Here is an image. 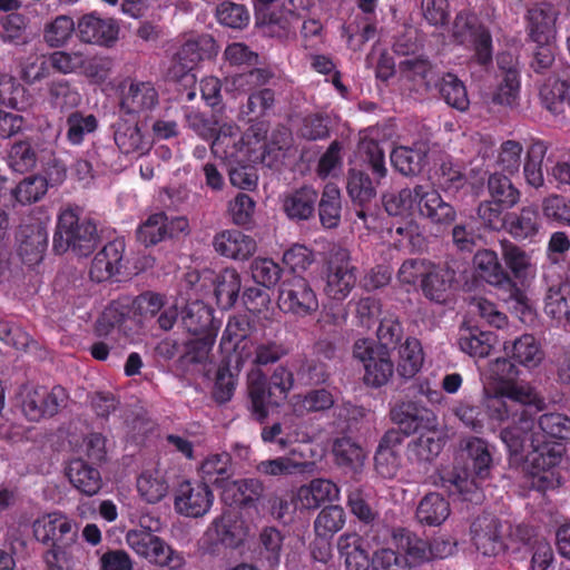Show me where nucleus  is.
<instances>
[{
    "label": "nucleus",
    "instance_id": "0e129e2a",
    "mask_svg": "<svg viewBox=\"0 0 570 570\" xmlns=\"http://www.w3.org/2000/svg\"><path fill=\"white\" fill-rule=\"evenodd\" d=\"M491 405L492 401H490V403L487 405V409L481 402L471 403L469 401H463L460 402L454 409V414L465 426L475 432H481L488 419L495 421V419L491 415Z\"/></svg>",
    "mask_w": 570,
    "mask_h": 570
},
{
    "label": "nucleus",
    "instance_id": "c756f323",
    "mask_svg": "<svg viewBox=\"0 0 570 570\" xmlns=\"http://www.w3.org/2000/svg\"><path fill=\"white\" fill-rule=\"evenodd\" d=\"M379 185L374 177H370L363 169L351 168L348 170L346 189L353 204L360 207V209H356V216L360 219L365 220L366 207L376 197Z\"/></svg>",
    "mask_w": 570,
    "mask_h": 570
},
{
    "label": "nucleus",
    "instance_id": "e433bc0d",
    "mask_svg": "<svg viewBox=\"0 0 570 570\" xmlns=\"http://www.w3.org/2000/svg\"><path fill=\"white\" fill-rule=\"evenodd\" d=\"M332 452L335 464L345 473L356 479L363 471L365 453L360 444L348 436L337 438L333 442Z\"/></svg>",
    "mask_w": 570,
    "mask_h": 570
},
{
    "label": "nucleus",
    "instance_id": "3c124183",
    "mask_svg": "<svg viewBox=\"0 0 570 570\" xmlns=\"http://www.w3.org/2000/svg\"><path fill=\"white\" fill-rule=\"evenodd\" d=\"M450 503L439 493H428L416 508V519L430 527L440 525L450 515Z\"/></svg>",
    "mask_w": 570,
    "mask_h": 570
},
{
    "label": "nucleus",
    "instance_id": "f704fd0d",
    "mask_svg": "<svg viewBox=\"0 0 570 570\" xmlns=\"http://www.w3.org/2000/svg\"><path fill=\"white\" fill-rule=\"evenodd\" d=\"M429 147L424 142H415L411 147L397 146L391 155L390 160L393 168L403 176L419 175L428 163Z\"/></svg>",
    "mask_w": 570,
    "mask_h": 570
},
{
    "label": "nucleus",
    "instance_id": "7ed1b4c3",
    "mask_svg": "<svg viewBox=\"0 0 570 570\" xmlns=\"http://www.w3.org/2000/svg\"><path fill=\"white\" fill-rule=\"evenodd\" d=\"M35 539L48 546L43 553L47 570H70L72 568L71 546L77 541V523L60 511L45 513L32 523Z\"/></svg>",
    "mask_w": 570,
    "mask_h": 570
},
{
    "label": "nucleus",
    "instance_id": "0eeeda50",
    "mask_svg": "<svg viewBox=\"0 0 570 570\" xmlns=\"http://www.w3.org/2000/svg\"><path fill=\"white\" fill-rule=\"evenodd\" d=\"M293 385V372L284 365H278L268 380L262 377L252 381L248 395L253 417L262 423L268 416V407L279 406Z\"/></svg>",
    "mask_w": 570,
    "mask_h": 570
},
{
    "label": "nucleus",
    "instance_id": "13d9d810",
    "mask_svg": "<svg viewBox=\"0 0 570 570\" xmlns=\"http://www.w3.org/2000/svg\"><path fill=\"white\" fill-rule=\"evenodd\" d=\"M48 98L51 107L61 111L73 109L81 102L77 88L67 79H55L48 82Z\"/></svg>",
    "mask_w": 570,
    "mask_h": 570
},
{
    "label": "nucleus",
    "instance_id": "4be33fe9",
    "mask_svg": "<svg viewBox=\"0 0 570 570\" xmlns=\"http://www.w3.org/2000/svg\"><path fill=\"white\" fill-rule=\"evenodd\" d=\"M166 297L159 293L151 291L139 294L130 304L135 314L145 320L153 318L158 315L157 323L164 331H169L174 327L178 311L176 306L165 307Z\"/></svg>",
    "mask_w": 570,
    "mask_h": 570
},
{
    "label": "nucleus",
    "instance_id": "1a4fd4ad",
    "mask_svg": "<svg viewBox=\"0 0 570 570\" xmlns=\"http://www.w3.org/2000/svg\"><path fill=\"white\" fill-rule=\"evenodd\" d=\"M353 356L364 366V384L382 387L389 383L394 373V364L389 348L375 346L371 340H357L353 345Z\"/></svg>",
    "mask_w": 570,
    "mask_h": 570
},
{
    "label": "nucleus",
    "instance_id": "37998d69",
    "mask_svg": "<svg viewBox=\"0 0 570 570\" xmlns=\"http://www.w3.org/2000/svg\"><path fill=\"white\" fill-rule=\"evenodd\" d=\"M261 322L246 314L230 316L222 335L220 344L230 345L236 350L238 345L249 337H258Z\"/></svg>",
    "mask_w": 570,
    "mask_h": 570
},
{
    "label": "nucleus",
    "instance_id": "5fc2aeb1",
    "mask_svg": "<svg viewBox=\"0 0 570 570\" xmlns=\"http://www.w3.org/2000/svg\"><path fill=\"white\" fill-rule=\"evenodd\" d=\"M423 361L424 355L420 341L407 337L399 347L396 371L402 377L411 379L421 370Z\"/></svg>",
    "mask_w": 570,
    "mask_h": 570
},
{
    "label": "nucleus",
    "instance_id": "49530a36",
    "mask_svg": "<svg viewBox=\"0 0 570 570\" xmlns=\"http://www.w3.org/2000/svg\"><path fill=\"white\" fill-rule=\"evenodd\" d=\"M335 403L331 391L322 387L296 394L291 400L292 411L296 416L330 410Z\"/></svg>",
    "mask_w": 570,
    "mask_h": 570
},
{
    "label": "nucleus",
    "instance_id": "de8ad7c7",
    "mask_svg": "<svg viewBox=\"0 0 570 570\" xmlns=\"http://www.w3.org/2000/svg\"><path fill=\"white\" fill-rule=\"evenodd\" d=\"M318 217L324 228H336L341 222L342 198L340 188L332 183L324 186L318 195Z\"/></svg>",
    "mask_w": 570,
    "mask_h": 570
},
{
    "label": "nucleus",
    "instance_id": "a19ab883",
    "mask_svg": "<svg viewBox=\"0 0 570 570\" xmlns=\"http://www.w3.org/2000/svg\"><path fill=\"white\" fill-rule=\"evenodd\" d=\"M67 476L79 492L88 497L97 494L102 485L99 470L88 464L83 459L70 461L67 468Z\"/></svg>",
    "mask_w": 570,
    "mask_h": 570
},
{
    "label": "nucleus",
    "instance_id": "f8f14e48",
    "mask_svg": "<svg viewBox=\"0 0 570 570\" xmlns=\"http://www.w3.org/2000/svg\"><path fill=\"white\" fill-rule=\"evenodd\" d=\"M278 306L284 313L304 317L318 308V302L307 279L293 275L281 284Z\"/></svg>",
    "mask_w": 570,
    "mask_h": 570
},
{
    "label": "nucleus",
    "instance_id": "9d476101",
    "mask_svg": "<svg viewBox=\"0 0 570 570\" xmlns=\"http://www.w3.org/2000/svg\"><path fill=\"white\" fill-rule=\"evenodd\" d=\"M473 264L479 275L489 284L503 288L510 293V298L514 299L522 313V320L525 315H531L525 294L518 287L508 272L502 267L499 257L494 250H478L473 257Z\"/></svg>",
    "mask_w": 570,
    "mask_h": 570
},
{
    "label": "nucleus",
    "instance_id": "c03bdc74",
    "mask_svg": "<svg viewBox=\"0 0 570 570\" xmlns=\"http://www.w3.org/2000/svg\"><path fill=\"white\" fill-rule=\"evenodd\" d=\"M495 343L497 335L493 332L482 331L476 326L461 330L458 342L462 352L479 358L487 357Z\"/></svg>",
    "mask_w": 570,
    "mask_h": 570
},
{
    "label": "nucleus",
    "instance_id": "a878e982",
    "mask_svg": "<svg viewBox=\"0 0 570 570\" xmlns=\"http://www.w3.org/2000/svg\"><path fill=\"white\" fill-rule=\"evenodd\" d=\"M318 191L304 185L285 195L283 210L286 217L295 223L306 222L315 217Z\"/></svg>",
    "mask_w": 570,
    "mask_h": 570
},
{
    "label": "nucleus",
    "instance_id": "2eb2a0df",
    "mask_svg": "<svg viewBox=\"0 0 570 570\" xmlns=\"http://www.w3.org/2000/svg\"><path fill=\"white\" fill-rule=\"evenodd\" d=\"M246 530L243 521L232 513L216 518L206 532V552L219 554L220 549H236L245 540Z\"/></svg>",
    "mask_w": 570,
    "mask_h": 570
},
{
    "label": "nucleus",
    "instance_id": "c9c22d12",
    "mask_svg": "<svg viewBox=\"0 0 570 570\" xmlns=\"http://www.w3.org/2000/svg\"><path fill=\"white\" fill-rule=\"evenodd\" d=\"M366 541L355 532L343 533L337 539L340 558L344 560L346 570H368L372 559L365 548Z\"/></svg>",
    "mask_w": 570,
    "mask_h": 570
},
{
    "label": "nucleus",
    "instance_id": "ddd939ff",
    "mask_svg": "<svg viewBox=\"0 0 570 570\" xmlns=\"http://www.w3.org/2000/svg\"><path fill=\"white\" fill-rule=\"evenodd\" d=\"M188 220L183 216L169 217L164 210L150 214L136 230L137 240L145 247L178 236L188 229Z\"/></svg>",
    "mask_w": 570,
    "mask_h": 570
},
{
    "label": "nucleus",
    "instance_id": "8fccbe9b",
    "mask_svg": "<svg viewBox=\"0 0 570 570\" xmlns=\"http://www.w3.org/2000/svg\"><path fill=\"white\" fill-rule=\"evenodd\" d=\"M443 441L434 429L421 432L407 445V456L416 463H431L442 451Z\"/></svg>",
    "mask_w": 570,
    "mask_h": 570
},
{
    "label": "nucleus",
    "instance_id": "69168bd1",
    "mask_svg": "<svg viewBox=\"0 0 570 570\" xmlns=\"http://www.w3.org/2000/svg\"><path fill=\"white\" fill-rule=\"evenodd\" d=\"M49 183L41 175H31L23 178L12 190L11 195L21 205L39 202L48 191Z\"/></svg>",
    "mask_w": 570,
    "mask_h": 570
},
{
    "label": "nucleus",
    "instance_id": "6e6552de",
    "mask_svg": "<svg viewBox=\"0 0 570 570\" xmlns=\"http://www.w3.org/2000/svg\"><path fill=\"white\" fill-rule=\"evenodd\" d=\"M20 407L30 422L53 417L67 406L69 394L61 385L51 390L40 385H23L19 392Z\"/></svg>",
    "mask_w": 570,
    "mask_h": 570
},
{
    "label": "nucleus",
    "instance_id": "338daca9",
    "mask_svg": "<svg viewBox=\"0 0 570 570\" xmlns=\"http://www.w3.org/2000/svg\"><path fill=\"white\" fill-rule=\"evenodd\" d=\"M488 189L492 202L504 208L513 207L520 199V191L513 186L507 175L494 173L489 177Z\"/></svg>",
    "mask_w": 570,
    "mask_h": 570
},
{
    "label": "nucleus",
    "instance_id": "2f4dec72",
    "mask_svg": "<svg viewBox=\"0 0 570 570\" xmlns=\"http://www.w3.org/2000/svg\"><path fill=\"white\" fill-rule=\"evenodd\" d=\"M215 250L222 256L233 259H247L256 250V242L237 229L218 233L213 242Z\"/></svg>",
    "mask_w": 570,
    "mask_h": 570
},
{
    "label": "nucleus",
    "instance_id": "cd10ccee",
    "mask_svg": "<svg viewBox=\"0 0 570 570\" xmlns=\"http://www.w3.org/2000/svg\"><path fill=\"white\" fill-rule=\"evenodd\" d=\"M265 487L255 478H245L229 481L223 489V500L229 505L242 509L256 508L263 497Z\"/></svg>",
    "mask_w": 570,
    "mask_h": 570
},
{
    "label": "nucleus",
    "instance_id": "680f3d73",
    "mask_svg": "<svg viewBox=\"0 0 570 570\" xmlns=\"http://www.w3.org/2000/svg\"><path fill=\"white\" fill-rule=\"evenodd\" d=\"M502 258L514 278L521 279L529 274L531 255L517 244L504 239L501 242Z\"/></svg>",
    "mask_w": 570,
    "mask_h": 570
},
{
    "label": "nucleus",
    "instance_id": "dca6fc26",
    "mask_svg": "<svg viewBox=\"0 0 570 570\" xmlns=\"http://www.w3.org/2000/svg\"><path fill=\"white\" fill-rule=\"evenodd\" d=\"M159 105V94L151 81L132 79L122 85L119 108L125 115L148 118V115Z\"/></svg>",
    "mask_w": 570,
    "mask_h": 570
},
{
    "label": "nucleus",
    "instance_id": "bb28decb",
    "mask_svg": "<svg viewBox=\"0 0 570 570\" xmlns=\"http://www.w3.org/2000/svg\"><path fill=\"white\" fill-rule=\"evenodd\" d=\"M216 55V42L209 35H199L186 40L175 55L181 72L191 71L200 61Z\"/></svg>",
    "mask_w": 570,
    "mask_h": 570
},
{
    "label": "nucleus",
    "instance_id": "58836bf2",
    "mask_svg": "<svg viewBox=\"0 0 570 570\" xmlns=\"http://www.w3.org/2000/svg\"><path fill=\"white\" fill-rule=\"evenodd\" d=\"M399 69L402 77L412 82L416 90L430 91L439 78L431 61L422 57L402 60Z\"/></svg>",
    "mask_w": 570,
    "mask_h": 570
},
{
    "label": "nucleus",
    "instance_id": "a211bd4d",
    "mask_svg": "<svg viewBox=\"0 0 570 570\" xmlns=\"http://www.w3.org/2000/svg\"><path fill=\"white\" fill-rule=\"evenodd\" d=\"M120 27L116 19L87 13L78 19L77 37L83 43L111 48L119 38Z\"/></svg>",
    "mask_w": 570,
    "mask_h": 570
},
{
    "label": "nucleus",
    "instance_id": "72a5a7b5",
    "mask_svg": "<svg viewBox=\"0 0 570 570\" xmlns=\"http://www.w3.org/2000/svg\"><path fill=\"white\" fill-rule=\"evenodd\" d=\"M505 223L504 230L518 242L534 243L541 228L539 212L533 207L508 213Z\"/></svg>",
    "mask_w": 570,
    "mask_h": 570
},
{
    "label": "nucleus",
    "instance_id": "bf43d9fd",
    "mask_svg": "<svg viewBox=\"0 0 570 570\" xmlns=\"http://www.w3.org/2000/svg\"><path fill=\"white\" fill-rule=\"evenodd\" d=\"M544 312L554 320L570 323V289L567 285L560 283L548 288Z\"/></svg>",
    "mask_w": 570,
    "mask_h": 570
},
{
    "label": "nucleus",
    "instance_id": "39448f33",
    "mask_svg": "<svg viewBox=\"0 0 570 570\" xmlns=\"http://www.w3.org/2000/svg\"><path fill=\"white\" fill-rule=\"evenodd\" d=\"M98 240L97 224L89 217H80L76 209H63L57 220L52 239L56 254L71 250L77 256H89Z\"/></svg>",
    "mask_w": 570,
    "mask_h": 570
},
{
    "label": "nucleus",
    "instance_id": "4468645a",
    "mask_svg": "<svg viewBox=\"0 0 570 570\" xmlns=\"http://www.w3.org/2000/svg\"><path fill=\"white\" fill-rule=\"evenodd\" d=\"M253 3L257 26L266 27L277 37L288 33L296 19L293 0H253Z\"/></svg>",
    "mask_w": 570,
    "mask_h": 570
},
{
    "label": "nucleus",
    "instance_id": "f257e3e1",
    "mask_svg": "<svg viewBox=\"0 0 570 570\" xmlns=\"http://www.w3.org/2000/svg\"><path fill=\"white\" fill-rule=\"evenodd\" d=\"M503 399L492 400L491 415L500 424V438L507 446L509 461L512 465L521 466L532 475L557 466L562 459L566 448L560 442L540 441L534 433L535 414L546 406L544 399L529 384H518L495 387Z\"/></svg>",
    "mask_w": 570,
    "mask_h": 570
},
{
    "label": "nucleus",
    "instance_id": "aec40b11",
    "mask_svg": "<svg viewBox=\"0 0 570 570\" xmlns=\"http://www.w3.org/2000/svg\"><path fill=\"white\" fill-rule=\"evenodd\" d=\"M391 419L407 435L432 430L436 425L435 414L412 401L395 405L391 410Z\"/></svg>",
    "mask_w": 570,
    "mask_h": 570
},
{
    "label": "nucleus",
    "instance_id": "774afa93",
    "mask_svg": "<svg viewBox=\"0 0 570 570\" xmlns=\"http://www.w3.org/2000/svg\"><path fill=\"white\" fill-rule=\"evenodd\" d=\"M181 322L186 331L195 336L214 337L209 332L213 315L204 305L188 306L181 316Z\"/></svg>",
    "mask_w": 570,
    "mask_h": 570
},
{
    "label": "nucleus",
    "instance_id": "864d4df0",
    "mask_svg": "<svg viewBox=\"0 0 570 570\" xmlns=\"http://www.w3.org/2000/svg\"><path fill=\"white\" fill-rule=\"evenodd\" d=\"M433 88H438L441 98L450 107L459 111H465L469 108L466 88L455 75L448 72L441 79L438 78Z\"/></svg>",
    "mask_w": 570,
    "mask_h": 570
},
{
    "label": "nucleus",
    "instance_id": "6e6d98bb",
    "mask_svg": "<svg viewBox=\"0 0 570 570\" xmlns=\"http://www.w3.org/2000/svg\"><path fill=\"white\" fill-rule=\"evenodd\" d=\"M548 146L543 140H533L528 148L523 165V175L529 186L540 188L544 184L542 163Z\"/></svg>",
    "mask_w": 570,
    "mask_h": 570
},
{
    "label": "nucleus",
    "instance_id": "ea45409f",
    "mask_svg": "<svg viewBox=\"0 0 570 570\" xmlns=\"http://www.w3.org/2000/svg\"><path fill=\"white\" fill-rule=\"evenodd\" d=\"M199 473L202 482L223 490L234 474L232 455L225 451L209 454L202 462Z\"/></svg>",
    "mask_w": 570,
    "mask_h": 570
},
{
    "label": "nucleus",
    "instance_id": "a18cd8bd",
    "mask_svg": "<svg viewBox=\"0 0 570 570\" xmlns=\"http://www.w3.org/2000/svg\"><path fill=\"white\" fill-rule=\"evenodd\" d=\"M240 287V275L235 268L220 271L214 279V294L218 307L222 309L232 308L239 297Z\"/></svg>",
    "mask_w": 570,
    "mask_h": 570
},
{
    "label": "nucleus",
    "instance_id": "7c9ffc66",
    "mask_svg": "<svg viewBox=\"0 0 570 570\" xmlns=\"http://www.w3.org/2000/svg\"><path fill=\"white\" fill-rule=\"evenodd\" d=\"M340 489L328 479H313L298 488L295 500L301 509L314 510L325 502L338 500Z\"/></svg>",
    "mask_w": 570,
    "mask_h": 570
},
{
    "label": "nucleus",
    "instance_id": "052dcab7",
    "mask_svg": "<svg viewBox=\"0 0 570 570\" xmlns=\"http://www.w3.org/2000/svg\"><path fill=\"white\" fill-rule=\"evenodd\" d=\"M284 537L274 527H267L259 534V559L266 563L268 569L276 568L281 562V551Z\"/></svg>",
    "mask_w": 570,
    "mask_h": 570
},
{
    "label": "nucleus",
    "instance_id": "f3484780",
    "mask_svg": "<svg viewBox=\"0 0 570 570\" xmlns=\"http://www.w3.org/2000/svg\"><path fill=\"white\" fill-rule=\"evenodd\" d=\"M214 493L202 481H184L176 490L174 507L177 513L188 518H200L212 508Z\"/></svg>",
    "mask_w": 570,
    "mask_h": 570
},
{
    "label": "nucleus",
    "instance_id": "393cba45",
    "mask_svg": "<svg viewBox=\"0 0 570 570\" xmlns=\"http://www.w3.org/2000/svg\"><path fill=\"white\" fill-rule=\"evenodd\" d=\"M420 214L435 224H451L456 213L452 205L444 202L430 186L416 185L415 205Z\"/></svg>",
    "mask_w": 570,
    "mask_h": 570
},
{
    "label": "nucleus",
    "instance_id": "5701e85b",
    "mask_svg": "<svg viewBox=\"0 0 570 570\" xmlns=\"http://www.w3.org/2000/svg\"><path fill=\"white\" fill-rule=\"evenodd\" d=\"M18 253L27 265H35L43 259L48 247L49 234L40 223L23 224L17 233Z\"/></svg>",
    "mask_w": 570,
    "mask_h": 570
},
{
    "label": "nucleus",
    "instance_id": "20e7f679",
    "mask_svg": "<svg viewBox=\"0 0 570 570\" xmlns=\"http://www.w3.org/2000/svg\"><path fill=\"white\" fill-rule=\"evenodd\" d=\"M401 282L420 285L422 294L431 302L445 303L455 281V271L446 264H435L424 258H410L399 269Z\"/></svg>",
    "mask_w": 570,
    "mask_h": 570
},
{
    "label": "nucleus",
    "instance_id": "b1692460",
    "mask_svg": "<svg viewBox=\"0 0 570 570\" xmlns=\"http://www.w3.org/2000/svg\"><path fill=\"white\" fill-rule=\"evenodd\" d=\"M557 16L554 7L548 2L530 8L525 17L529 38L537 45L550 42L556 33Z\"/></svg>",
    "mask_w": 570,
    "mask_h": 570
},
{
    "label": "nucleus",
    "instance_id": "e2e57ef3",
    "mask_svg": "<svg viewBox=\"0 0 570 570\" xmlns=\"http://www.w3.org/2000/svg\"><path fill=\"white\" fill-rule=\"evenodd\" d=\"M399 547L405 551V557L411 563V568L431 560L429 541L423 540L415 533L401 529L397 537Z\"/></svg>",
    "mask_w": 570,
    "mask_h": 570
},
{
    "label": "nucleus",
    "instance_id": "4d7b16f0",
    "mask_svg": "<svg viewBox=\"0 0 570 570\" xmlns=\"http://www.w3.org/2000/svg\"><path fill=\"white\" fill-rule=\"evenodd\" d=\"M169 484L161 471L146 470L137 479V490L148 503H158L168 493Z\"/></svg>",
    "mask_w": 570,
    "mask_h": 570
},
{
    "label": "nucleus",
    "instance_id": "412c9836",
    "mask_svg": "<svg viewBox=\"0 0 570 570\" xmlns=\"http://www.w3.org/2000/svg\"><path fill=\"white\" fill-rule=\"evenodd\" d=\"M471 539L483 556H498L505 549L500 520L492 515H480L472 522Z\"/></svg>",
    "mask_w": 570,
    "mask_h": 570
},
{
    "label": "nucleus",
    "instance_id": "6ab92c4d",
    "mask_svg": "<svg viewBox=\"0 0 570 570\" xmlns=\"http://www.w3.org/2000/svg\"><path fill=\"white\" fill-rule=\"evenodd\" d=\"M126 242L124 237H116L107 242L95 255L89 275L97 283H101L118 275L124 267Z\"/></svg>",
    "mask_w": 570,
    "mask_h": 570
},
{
    "label": "nucleus",
    "instance_id": "423d86ee",
    "mask_svg": "<svg viewBox=\"0 0 570 570\" xmlns=\"http://www.w3.org/2000/svg\"><path fill=\"white\" fill-rule=\"evenodd\" d=\"M150 519H141L139 529H131L126 533V542L139 557L159 567L170 570H181L186 560L183 552L175 550L163 538L154 533L155 529L146 524Z\"/></svg>",
    "mask_w": 570,
    "mask_h": 570
},
{
    "label": "nucleus",
    "instance_id": "473e14b6",
    "mask_svg": "<svg viewBox=\"0 0 570 570\" xmlns=\"http://www.w3.org/2000/svg\"><path fill=\"white\" fill-rule=\"evenodd\" d=\"M114 128V140L121 154L141 156L149 151L150 142L141 132L138 121L120 118Z\"/></svg>",
    "mask_w": 570,
    "mask_h": 570
},
{
    "label": "nucleus",
    "instance_id": "09e8293b",
    "mask_svg": "<svg viewBox=\"0 0 570 570\" xmlns=\"http://www.w3.org/2000/svg\"><path fill=\"white\" fill-rule=\"evenodd\" d=\"M8 167L19 174L31 171L38 161V151L32 138L14 141L7 153Z\"/></svg>",
    "mask_w": 570,
    "mask_h": 570
},
{
    "label": "nucleus",
    "instance_id": "79ce46f5",
    "mask_svg": "<svg viewBox=\"0 0 570 570\" xmlns=\"http://www.w3.org/2000/svg\"><path fill=\"white\" fill-rule=\"evenodd\" d=\"M504 351L511 360L528 368L537 367L544 357L540 343L532 334H523L510 345L504 343Z\"/></svg>",
    "mask_w": 570,
    "mask_h": 570
},
{
    "label": "nucleus",
    "instance_id": "c85d7f7f",
    "mask_svg": "<svg viewBox=\"0 0 570 570\" xmlns=\"http://www.w3.org/2000/svg\"><path fill=\"white\" fill-rule=\"evenodd\" d=\"M131 306L129 302L117 299L112 301L101 313L95 324V334L98 337H107L114 333L128 335L130 328Z\"/></svg>",
    "mask_w": 570,
    "mask_h": 570
},
{
    "label": "nucleus",
    "instance_id": "f03ea898",
    "mask_svg": "<svg viewBox=\"0 0 570 570\" xmlns=\"http://www.w3.org/2000/svg\"><path fill=\"white\" fill-rule=\"evenodd\" d=\"M462 451L465 455V465L441 471L440 485L450 497L480 503L483 498L482 482L491 476L493 468L489 443L481 438L472 436L464 441Z\"/></svg>",
    "mask_w": 570,
    "mask_h": 570
},
{
    "label": "nucleus",
    "instance_id": "9b49d317",
    "mask_svg": "<svg viewBox=\"0 0 570 570\" xmlns=\"http://www.w3.org/2000/svg\"><path fill=\"white\" fill-rule=\"evenodd\" d=\"M356 267L351 263L350 250L344 247H334L326 262L325 293L335 301H343L348 296L356 283Z\"/></svg>",
    "mask_w": 570,
    "mask_h": 570
},
{
    "label": "nucleus",
    "instance_id": "4c0bfd02",
    "mask_svg": "<svg viewBox=\"0 0 570 570\" xmlns=\"http://www.w3.org/2000/svg\"><path fill=\"white\" fill-rule=\"evenodd\" d=\"M357 158L361 169L370 171L376 184H381L387 176L385 154L377 140L362 138L357 144Z\"/></svg>",
    "mask_w": 570,
    "mask_h": 570
},
{
    "label": "nucleus",
    "instance_id": "603ef678",
    "mask_svg": "<svg viewBox=\"0 0 570 570\" xmlns=\"http://www.w3.org/2000/svg\"><path fill=\"white\" fill-rule=\"evenodd\" d=\"M212 149L220 157L234 161H243L242 155L246 156L248 153L247 142L244 136L239 132L238 128H228V132L220 129L218 135L213 141Z\"/></svg>",
    "mask_w": 570,
    "mask_h": 570
}]
</instances>
